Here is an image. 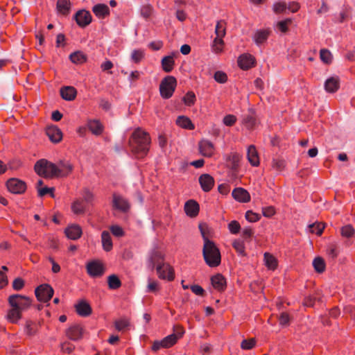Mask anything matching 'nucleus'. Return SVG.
<instances>
[{
    "mask_svg": "<svg viewBox=\"0 0 355 355\" xmlns=\"http://www.w3.org/2000/svg\"><path fill=\"white\" fill-rule=\"evenodd\" d=\"M166 255L158 248H153L148 258V267L153 270L156 268L160 279L172 282L175 279V270L168 263H165Z\"/></svg>",
    "mask_w": 355,
    "mask_h": 355,
    "instance_id": "obj_1",
    "label": "nucleus"
},
{
    "mask_svg": "<svg viewBox=\"0 0 355 355\" xmlns=\"http://www.w3.org/2000/svg\"><path fill=\"white\" fill-rule=\"evenodd\" d=\"M151 137L150 134L141 128H137L130 136L128 145L131 153L136 159L146 157L150 150Z\"/></svg>",
    "mask_w": 355,
    "mask_h": 355,
    "instance_id": "obj_2",
    "label": "nucleus"
},
{
    "mask_svg": "<svg viewBox=\"0 0 355 355\" xmlns=\"http://www.w3.org/2000/svg\"><path fill=\"white\" fill-rule=\"evenodd\" d=\"M8 302L11 309L8 311L6 318L10 322L16 324L22 318V312L31 306L33 300L26 295L13 294L8 297Z\"/></svg>",
    "mask_w": 355,
    "mask_h": 355,
    "instance_id": "obj_3",
    "label": "nucleus"
},
{
    "mask_svg": "<svg viewBox=\"0 0 355 355\" xmlns=\"http://www.w3.org/2000/svg\"><path fill=\"white\" fill-rule=\"evenodd\" d=\"M202 256L206 264L211 268H216L221 263V254L214 241L205 239L203 245Z\"/></svg>",
    "mask_w": 355,
    "mask_h": 355,
    "instance_id": "obj_4",
    "label": "nucleus"
},
{
    "mask_svg": "<svg viewBox=\"0 0 355 355\" xmlns=\"http://www.w3.org/2000/svg\"><path fill=\"white\" fill-rule=\"evenodd\" d=\"M34 170L39 176L46 179L60 178V171L57 164L46 159L37 161L34 165Z\"/></svg>",
    "mask_w": 355,
    "mask_h": 355,
    "instance_id": "obj_5",
    "label": "nucleus"
},
{
    "mask_svg": "<svg viewBox=\"0 0 355 355\" xmlns=\"http://www.w3.org/2000/svg\"><path fill=\"white\" fill-rule=\"evenodd\" d=\"M178 82L175 77L173 76H166L159 84V94L163 99H169L171 98L177 87Z\"/></svg>",
    "mask_w": 355,
    "mask_h": 355,
    "instance_id": "obj_6",
    "label": "nucleus"
},
{
    "mask_svg": "<svg viewBox=\"0 0 355 355\" xmlns=\"http://www.w3.org/2000/svg\"><path fill=\"white\" fill-rule=\"evenodd\" d=\"M8 191L12 194H24L27 190L26 182L17 178H11L5 183Z\"/></svg>",
    "mask_w": 355,
    "mask_h": 355,
    "instance_id": "obj_7",
    "label": "nucleus"
},
{
    "mask_svg": "<svg viewBox=\"0 0 355 355\" xmlns=\"http://www.w3.org/2000/svg\"><path fill=\"white\" fill-rule=\"evenodd\" d=\"M54 294V290L49 284H42L35 289V295L40 302H48L51 300Z\"/></svg>",
    "mask_w": 355,
    "mask_h": 355,
    "instance_id": "obj_8",
    "label": "nucleus"
},
{
    "mask_svg": "<svg viewBox=\"0 0 355 355\" xmlns=\"http://www.w3.org/2000/svg\"><path fill=\"white\" fill-rule=\"evenodd\" d=\"M112 209L118 210L121 213L126 214L130 209V204L128 200L116 193H112Z\"/></svg>",
    "mask_w": 355,
    "mask_h": 355,
    "instance_id": "obj_9",
    "label": "nucleus"
},
{
    "mask_svg": "<svg viewBox=\"0 0 355 355\" xmlns=\"http://www.w3.org/2000/svg\"><path fill=\"white\" fill-rule=\"evenodd\" d=\"M237 64L241 69L248 71L256 67L257 60L255 57L250 53H245L239 56Z\"/></svg>",
    "mask_w": 355,
    "mask_h": 355,
    "instance_id": "obj_10",
    "label": "nucleus"
},
{
    "mask_svg": "<svg viewBox=\"0 0 355 355\" xmlns=\"http://www.w3.org/2000/svg\"><path fill=\"white\" fill-rule=\"evenodd\" d=\"M178 338L175 334H170L161 340H155L153 342L151 349L154 352H157L161 348L168 349L174 346L178 343Z\"/></svg>",
    "mask_w": 355,
    "mask_h": 355,
    "instance_id": "obj_11",
    "label": "nucleus"
},
{
    "mask_svg": "<svg viewBox=\"0 0 355 355\" xmlns=\"http://www.w3.org/2000/svg\"><path fill=\"white\" fill-rule=\"evenodd\" d=\"M87 273L93 277L103 276L105 268L102 262L98 260L89 262L86 266Z\"/></svg>",
    "mask_w": 355,
    "mask_h": 355,
    "instance_id": "obj_12",
    "label": "nucleus"
},
{
    "mask_svg": "<svg viewBox=\"0 0 355 355\" xmlns=\"http://www.w3.org/2000/svg\"><path fill=\"white\" fill-rule=\"evenodd\" d=\"M73 19L81 28L87 26L92 21L91 13L85 9L77 11L73 16Z\"/></svg>",
    "mask_w": 355,
    "mask_h": 355,
    "instance_id": "obj_13",
    "label": "nucleus"
},
{
    "mask_svg": "<svg viewBox=\"0 0 355 355\" xmlns=\"http://www.w3.org/2000/svg\"><path fill=\"white\" fill-rule=\"evenodd\" d=\"M45 133L49 140L53 144L60 143L62 140L63 133L58 125H48L45 129Z\"/></svg>",
    "mask_w": 355,
    "mask_h": 355,
    "instance_id": "obj_14",
    "label": "nucleus"
},
{
    "mask_svg": "<svg viewBox=\"0 0 355 355\" xmlns=\"http://www.w3.org/2000/svg\"><path fill=\"white\" fill-rule=\"evenodd\" d=\"M84 328L80 324H76L69 327L66 331V336L71 340L77 341L83 338Z\"/></svg>",
    "mask_w": 355,
    "mask_h": 355,
    "instance_id": "obj_15",
    "label": "nucleus"
},
{
    "mask_svg": "<svg viewBox=\"0 0 355 355\" xmlns=\"http://www.w3.org/2000/svg\"><path fill=\"white\" fill-rule=\"evenodd\" d=\"M198 181L202 190L206 193L211 191L215 185L214 178L208 173L200 175Z\"/></svg>",
    "mask_w": 355,
    "mask_h": 355,
    "instance_id": "obj_16",
    "label": "nucleus"
},
{
    "mask_svg": "<svg viewBox=\"0 0 355 355\" xmlns=\"http://www.w3.org/2000/svg\"><path fill=\"white\" fill-rule=\"evenodd\" d=\"M211 284L213 288L220 293L224 292L227 288V281L225 277L220 273L213 275L211 279Z\"/></svg>",
    "mask_w": 355,
    "mask_h": 355,
    "instance_id": "obj_17",
    "label": "nucleus"
},
{
    "mask_svg": "<svg viewBox=\"0 0 355 355\" xmlns=\"http://www.w3.org/2000/svg\"><path fill=\"white\" fill-rule=\"evenodd\" d=\"M248 114L244 115L242 119V124L249 130H254L257 123V113L254 109L250 108Z\"/></svg>",
    "mask_w": 355,
    "mask_h": 355,
    "instance_id": "obj_18",
    "label": "nucleus"
},
{
    "mask_svg": "<svg viewBox=\"0 0 355 355\" xmlns=\"http://www.w3.org/2000/svg\"><path fill=\"white\" fill-rule=\"evenodd\" d=\"M43 323V320L36 322L31 320H27L25 322L24 325V332L27 336L33 337L35 336L42 327Z\"/></svg>",
    "mask_w": 355,
    "mask_h": 355,
    "instance_id": "obj_19",
    "label": "nucleus"
},
{
    "mask_svg": "<svg viewBox=\"0 0 355 355\" xmlns=\"http://www.w3.org/2000/svg\"><path fill=\"white\" fill-rule=\"evenodd\" d=\"M87 127L94 135L100 136L103 132L105 127L99 119H87Z\"/></svg>",
    "mask_w": 355,
    "mask_h": 355,
    "instance_id": "obj_20",
    "label": "nucleus"
},
{
    "mask_svg": "<svg viewBox=\"0 0 355 355\" xmlns=\"http://www.w3.org/2000/svg\"><path fill=\"white\" fill-rule=\"evenodd\" d=\"M66 236L71 240H77L83 234L81 227L78 224L69 225L64 230Z\"/></svg>",
    "mask_w": 355,
    "mask_h": 355,
    "instance_id": "obj_21",
    "label": "nucleus"
},
{
    "mask_svg": "<svg viewBox=\"0 0 355 355\" xmlns=\"http://www.w3.org/2000/svg\"><path fill=\"white\" fill-rule=\"evenodd\" d=\"M77 314L81 317H87L92 313L91 305L85 300H81L74 306Z\"/></svg>",
    "mask_w": 355,
    "mask_h": 355,
    "instance_id": "obj_22",
    "label": "nucleus"
},
{
    "mask_svg": "<svg viewBox=\"0 0 355 355\" xmlns=\"http://www.w3.org/2000/svg\"><path fill=\"white\" fill-rule=\"evenodd\" d=\"M57 165L59 169L60 178H67L71 175L73 171V165L69 162L60 159L58 162Z\"/></svg>",
    "mask_w": 355,
    "mask_h": 355,
    "instance_id": "obj_23",
    "label": "nucleus"
},
{
    "mask_svg": "<svg viewBox=\"0 0 355 355\" xmlns=\"http://www.w3.org/2000/svg\"><path fill=\"white\" fill-rule=\"evenodd\" d=\"M184 209L188 216L195 218L199 214L200 205L195 200H189L185 202Z\"/></svg>",
    "mask_w": 355,
    "mask_h": 355,
    "instance_id": "obj_24",
    "label": "nucleus"
},
{
    "mask_svg": "<svg viewBox=\"0 0 355 355\" xmlns=\"http://www.w3.org/2000/svg\"><path fill=\"white\" fill-rule=\"evenodd\" d=\"M232 196L236 201L239 202H248L251 199L249 192L242 187H237L234 189L232 193Z\"/></svg>",
    "mask_w": 355,
    "mask_h": 355,
    "instance_id": "obj_25",
    "label": "nucleus"
},
{
    "mask_svg": "<svg viewBox=\"0 0 355 355\" xmlns=\"http://www.w3.org/2000/svg\"><path fill=\"white\" fill-rule=\"evenodd\" d=\"M199 151L202 155L211 157L214 153V146L212 142L208 140H202L198 144Z\"/></svg>",
    "mask_w": 355,
    "mask_h": 355,
    "instance_id": "obj_26",
    "label": "nucleus"
},
{
    "mask_svg": "<svg viewBox=\"0 0 355 355\" xmlns=\"http://www.w3.org/2000/svg\"><path fill=\"white\" fill-rule=\"evenodd\" d=\"M271 33L270 28L259 29L254 33L253 40L257 45L262 44L268 40Z\"/></svg>",
    "mask_w": 355,
    "mask_h": 355,
    "instance_id": "obj_27",
    "label": "nucleus"
},
{
    "mask_svg": "<svg viewBox=\"0 0 355 355\" xmlns=\"http://www.w3.org/2000/svg\"><path fill=\"white\" fill-rule=\"evenodd\" d=\"M61 97L68 101H73L77 96V90L73 86H63L60 88Z\"/></svg>",
    "mask_w": 355,
    "mask_h": 355,
    "instance_id": "obj_28",
    "label": "nucleus"
},
{
    "mask_svg": "<svg viewBox=\"0 0 355 355\" xmlns=\"http://www.w3.org/2000/svg\"><path fill=\"white\" fill-rule=\"evenodd\" d=\"M340 88V78L338 76H332L324 82V89L329 93H335Z\"/></svg>",
    "mask_w": 355,
    "mask_h": 355,
    "instance_id": "obj_29",
    "label": "nucleus"
},
{
    "mask_svg": "<svg viewBox=\"0 0 355 355\" xmlns=\"http://www.w3.org/2000/svg\"><path fill=\"white\" fill-rule=\"evenodd\" d=\"M247 158L252 166H258L260 164L258 151L254 145H250L247 151Z\"/></svg>",
    "mask_w": 355,
    "mask_h": 355,
    "instance_id": "obj_30",
    "label": "nucleus"
},
{
    "mask_svg": "<svg viewBox=\"0 0 355 355\" xmlns=\"http://www.w3.org/2000/svg\"><path fill=\"white\" fill-rule=\"evenodd\" d=\"M241 158V156L238 153H232L227 159L228 166L234 173L239 171Z\"/></svg>",
    "mask_w": 355,
    "mask_h": 355,
    "instance_id": "obj_31",
    "label": "nucleus"
},
{
    "mask_svg": "<svg viewBox=\"0 0 355 355\" xmlns=\"http://www.w3.org/2000/svg\"><path fill=\"white\" fill-rule=\"evenodd\" d=\"M175 123L178 126L183 129L189 130H193L195 129V125L193 123L190 118L184 115L178 116L176 119Z\"/></svg>",
    "mask_w": 355,
    "mask_h": 355,
    "instance_id": "obj_32",
    "label": "nucleus"
},
{
    "mask_svg": "<svg viewBox=\"0 0 355 355\" xmlns=\"http://www.w3.org/2000/svg\"><path fill=\"white\" fill-rule=\"evenodd\" d=\"M92 11L94 13V15L100 19H104L110 13L109 7L104 3H98L95 5L92 8Z\"/></svg>",
    "mask_w": 355,
    "mask_h": 355,
    "instance_id": "obj_33",
    "label": "nucleus"
},
{
    "mask_svg": "<svg viewBox=\"0 0 355 355\" xmlns=\"http://www.w3.org/2000/svg\"><path fill=\"white\" fill-rule=\"evenodd\" d=\"M87 55L81 51H76L69 55V60L76 64H83L87 62Z\"/></svg>",
    "mask_w": 355,
    "mask_h": 355,
    "instance_id": "obj_34",
    "label": "nucleus"
},
{
    "mask_svg": "<svg viewBox=\"0 0 355 355\" xmlns=\"http://www.w3.org/2000/svg\"><path fill=\"white\" fill-rule=\"evenodd\" d=\"M175 64V60L173 55H166L162 59V69L166 73L171 72L174 69Z\"/></svg>",
    "mask_w": 355,
    "mask_h": 355,
    "instance_id": "obj_35",
    "label": "nucleus"
},
{
    "mask_svg": "<svg viewBox=\"0 0 355 355\" xmlns=\"http://www.w3.org/2000/svg\"><path fill=\"white\" fill-rule=\"evenodd\" d=\"M71 6V3L70 0H58L56 3V8L58 12L64 16L69 14Z\"/></svg>",
    "mask_w": 355,
    "mask_h": 355,
    "instance_id": "obj_36",
    "label": "nucleus"
},
{
    "mask_svg": "<svg viewBox=\"0 0 355 355\" xmlns=\"http://www.w3.org/2000/svg\"><path fill=\"white\" fill-rule=\"evenodd\" d=\"M101 240L103 250L106 252L111 251L113 243L110 234L107 231L105 230L101 233Z\"/></svg>",
    "mask_w": 355,
    "mask_h": 355,
    "instance_id": "obj_37",
    "label": "nucleus"
},
{
    "mask_svg": "<svg viewBox=\"0 0 355 355\" xmlns=\"http://www.w3.org/2000/svg\"><path fill=\"white\" fill-rule=\"evenodd\" d=\"M263 257L265 265L268 269L275 270L277 268L278 261L272 254L265 252Z\"/></svg>",
    "mask_w": 355,
    "mask_h": 355,
    "instance_id": "obj_38",
    "label": "nucleus"
},
{
    "mask_svg": "<svg viewBox=\"0 0 355 355\" xmlns=\"http://www.w3.org/2000/svg\"><path fill=\"white\" fill-rule=\"evenodd\" d=\"M121 281L118 275L112 274L107 277V285L110 289H118L121 286Z\"/></svg>",
    "mask_w": 355,
    "mask_h": 355,
    "instance_id": "obj_39",
    "label": "nucleus"
},
{
    "mask_svg": "<svg viewBox=\"0 0 355 355\" xmlns=\"http://www.w3.org/2000/svg\"><path fill=\"white\" fill-rule=\"evenodd\" d=\"M232 247L239 255L241 257L247 256L245 243L243 240L235 239L232 243Z\"/></svg>",
    "mask_w": 355,
    "mask_h": 355,
    "instance_id": "obj_40",
    "label": "nucleus"
},
{
    "mask_svg": "<svg viewBox=\"0 0 355 355\" xmlns=\"http://www.w3.org/2000/svg\"><path fill=\"white\" fill-rule=\"evenodd\" d=\"M313 266L316 272L322 273L326 268V263L324 259L321 257H317L313 259Z\"/></svg>",
    "mask_w": 355,
    "mask_h": 355,
    "instance_id": "obj_41",
    "label": "nucleus"
},
{
    "mask_svg": "<svg viewBox=\"0 0 355 355\" xmlns=\"http://www.w3.org/2000/svg\"><path fill=\"white\" fill-rule=\"evenodd\" d=\"M224 37H216L213 41L212 49L216 53H220L223 51L225 42L223 41Z\"/></svg>",
    "mask_w": 355,
    "mask_h": 355,
    "instance_id": "obj_42",
    "label": "nucleus"
},
{
    "mask_svg": "<svg viewBox=\"0 0 355 355\" xmlns=\"http://www.w3.org/2000/svg\"><path fill=\"white\" fill-rule=\"evenodd\" d=\"M71 211L74 214L80 215L85 212V207L83 205V201L80 200H74L71 206Z\"/></svg>",
    "mask_w": 355,
    "mask_h": 355,
    "instance_id": "obj_43",
    "label": "nucleus"
},
{
    "mask_svg": "<svg viewBox=\"0 0 355 355\" xmlns=\"http://www.w3.org/2000/svg\"><path fill=\"white\" fill-rule=\"evenodd\" d=\"M227 23L225 20H219L217 21L215 28L216 37H225L226 35Z\"/></svg>",
    "mask_w": 355,
    "mask_h": 355,
    "instance_id": "obj_44",
    "label": "nucleus"
},
{
    "mask_svg": "<svg viewBox=\"0 0 355 355\" xmlns=\"http://www.w3.org/2000/svg\"><path fill=\"white\" fill-rule=\"evenodd\" d=\"M182 101L188 107L193 106L196 101V96L193 92L189 91L182 98Z\"/></svg>",
    "mask_w": 355,
    "mask_h": 355,
    "instance_id": "obj_45",
    "label": "nucleus"
},
{
    "mask_svg": "<svg viewBox=\"0 0 355 355\" xmlns=\"http://www.w3.org/2000/svg\"><path fill=\"white\" fill-rule=\"evenodd\" d=\"M293 20L291 18H286L279 21L277 24V28L282 33H286L289 31L288 26L291 25Z\"/></svg>",
    "mask_w": 355,
    "mask_h": 355,
    "instance_id": "obj_46",
    "label": "nucleus"
},
{
    "mask_svg": "<svg viewBox=\"0 0 355 355\" xmlns=\"http://www.w3.org/2000/svg\"><path fill=\"white\" fill-rule=\"evenodd\" d=\"M309 227L310 232L320 236L323 233L325 225L323 223H314L310 225Z\"/></svg>",
    "mask_w": 355,
    "mask_h": 355,
    "instance_id": "obj_47",
    "label": "nucleus"
},
{
    "mask_svg": "<svg viewBox=\"0 0 355 355\" xmlns=\"http://www.w3.org/2000/svg\"><path fill=\"white\" fill-rule=\"evenodd\" d=\"M198 227L202 236L204 243H205V239H209V237L211 236V228L205 223H200Z\"/></svg>",
    "mask_w": 355,
    "mask_h": 355,
    "instance_id": "obj_48",
    "label": "nucleus"
},
{
    "mask_svg": "<svg viewBox=\"0 0 355 355\" xmlns=\"http://www.w3.org/2000/svg\"><path fill=\"white\" fill-rule=\"evenodd\" d=\"M339 254V250L335 243H330L327 248V254L329 258L335 260Z\"/></svg>",
    "mask_w": 355,
    "mask_h": 355,
    "instance_id": "obj_49",
    "label": "nucleus"
},
{
    "mask_svg": "<svg viewBox=\"0 0 355 355\" xmlns=\"http://www.w3.org/2000/svg\"><path fill=\"white\" fill-rule=\"evenodd\" d=\"M320 58L321 60L327 64H329L332 62V54L330 51L327 49H322L320 50Z\"/></svg>",
    "mask_w": 355,
    "mask_h": 355,
    "instance_id": "obj_50",
    "label": "nucleus"
},
{
    "mask_svg": "<svg viewBox=\"0 0 355 355\" xmlns=\"http://www.w3.org/2000/svg\"><path fill=\"white\" fill-rule=\"evenodd\" d=\"M340 234L342 236L349 239L355 234V230L352 225H347L341 227Z\"/></svg>",
    "mask_w": 355,
    "mask_h": 355,
    "instance_id": "obj_51",
    "label": "nucleus"
},
{
    "mask_svg": "<svg viewBox=\"0 0 355 355\" xmlns=\"http://www.w3.org/2000/svg\"><path fill=\"white\" fill-rule=\"evenodd\" d=\"M153 12V7L150 3L143 5L140 9L141 15L146 19L150 18Z\"/></svg>",
    "mask_w": 355,
    "mask_h": 355,
    "instance_id": "obj_52",
    "label": "nucleus"
},
{
    "mask_svg": "<svg viewBox=\"0 0 355 355\" xmlns=\"http://www.w3.org/2000/svg\"><path fill=\"white\" fill-rule=\"evenodd\" d=\"M145 53L141 49H135L132 52L131 59L135 64H139L144 58Z\"/></svg>",
    "mask_w": 355,
    "mask_h": 355,
    "instance_id": "obj_53",
    "label": "nucleus"
},
{
    "mask_svg": "<svg viewBox=\"0 0 355 355\" xmlns=\"http://www.w3.org/2000/svg\"><path fill=\"white\" fill-rule=\"evenodd\" d=\"M257 344L255 338H251L249 339H244L241 343V347L244 350H250L253 349Z\"/></svg>",
    "mask_w": 355,
    "mask_h": 355,
    "instance_id": "obj_54",
    "label": "nucleus"
},
{
    "mask_svg": "<svg viewBox=\"0 0 355 355\" xmlns=\"http://www.w3.org/2000/svg\"><path fill=\"white\" fill-rule=\"evenodd\" d=\"M272 167L279 172H282L286 167V162L283 159H273Z\"/></svg>",
    "mask_w": 355,
    "mask_h": 355,
    "instance_id": "obj_55",
    "label": "nucleus"
},
{
    "mask_svg": "<svg viewBox=\"0 0 355 355\" xmlns=\"http://www.w3.org/2000/svg\"><path fill=\"white\" fill-rule=\"evenodd\" d=\"M245 219L250 223H255L259 221L261 219L260 214L252 211V210H248L245 212Z\"/></svg>",
    "mask_w": 355,
    "mask_h": 355,
    "instance_id": "obj_56",
    "label": "nucleus"
},
{
    "mask_svg": "<svg viewBox=\"0 0 355 355\" xmlns=\"http://www.w3.org/2000/svg\"><path fill=\"white\" fill-rule=\"evenodd\" d=\"M54 187H44L42 188H38V196L43 197L47 194H49L51 198H54Z\"/></svg>",
    "mask_w": 355,
    "mask_h": 355,
    "instance_id": "obj_57",
    "label": "nucleus"
},
{
    "mask_svg": "<svg viewBox=\"0 0 355 355\" xmlns=\"http://www.w3.org/2000/svg\"><path fill=\"white\" fill-rule=\"evenodd\" d=\"M214 78L219 83H225L228 80L227 73L222 71H216L214 75Z\"/></svg>",
    "mask_w": 355,
    "mask_h": 355,
    "instance_id": "obj_58",
    "label": "nucleus"
},
{
    "mask_svg": "<svg viewBox=\"0 0 355 355\" xmlns=\"http://www.w3.org/2000/svg\"><path fill=\"white\" fill-rule=\"evenodd\" d=\"M228 230L232 234H237L241 230V225L237 220H232L228 224Z\"/></svg>",
    "mask_w": 355,
    "mask_h": 355,
    "instance_id": "obj_59",
    "label": "nucleus"
},
{
    "mask_svg": "<svg viewBox=\"0 0 355 355\" xmlns=\"http://www.w3.org/2000/svg\"><path fill=\"white\" fill-rule=\"evenodd\" d=\"M286 3L284 1L275 2L273 4V11L276 14H281L286 11Z\"/></svg>",
    "mask_w": 355,
    "mask_h": 355,
    "instance_id": "obj_60",
    "label": "nucleus"
},
{
    "mask_svg": "<svg viewBox=\"0 0 355 355\" xmlns=\"http://www.w3.org/2000/svg\"><path fill=\"white\" fill-rule=\"evenodd\" d=\"M129 324L130 322L126 319H119L114 321V327L119 331L123 330L125 328L128 327Z\"/></svg>",
    "mask_w": 355,
    "mask_h": 355,
    "instance_id": "obj_61",
    "label": "nucleus"
},
{
    "mask_svg": "<svg viewBox=\"0 0 355 355\" xmlns=\"http://www.w3.org/2000/svg\"><path fill=\"white\" fill-rule=\"evenodd\" d=\"M112 234L117 237H121L125 235V232L123 229L117 225H112L110 228Z\"/></svg>",
    "mask_w": 355,
    "mask_h": 355,
    "instance_id": "obj_62",
    "label": "nucleus"
},
{
    "mask_svg": "<svg viewBox=\"0 0 355 355\" xmlns=\"http://www.w3.org/2000/svg\"><path fill=\"white\" fill-rule=\"evenodd\" d=\"M236 116L234 114H227L224 116L223 121L226 126H232L236 122Z\"/></svg>",
    "mask_w": 355,
    "mask_h": 355,
    "instance_id": "obj_63",
    "label": "nucleus"
},
{
    "mask_svg": "<svg viewBox=\"0 0 355 355\" xmlns=\"http://www.w3.org/2000/svg\"><path fill=\"white\" fill-rule=\"evenodd\" d=\"M25 286V281L21 277H17L12 282V288L15 291H20Z\"/></svg>",
    "mask_w": 355,
    "mask_h": 355,
    "instance_id": "obj_64",
    "label": "nucleus"
}]
</instances>
